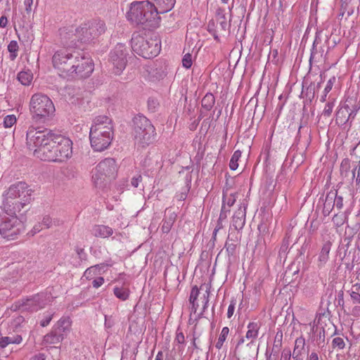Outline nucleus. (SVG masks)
I'll list each match as a JSON object with an SVG mask.
<instances>
[{
  "mask_svg": "<svg viewBox=\"0 0 360 360\" xmlns=\"http://www.w3.org/2000/svg\"><path fill=\"white\" fill-rule=\"evenodd\" d=\"M26 141L28 148L34 150V155L43 161L63 162L72 155L71 140L47 129L30 127Z\"/></svg>",
  "mask_w": 360,
  "mask_h": 360,
  "instance_id": "nucleus-1",
  "label": "nucleus"
},
{
  "mask_svg": "<svg viewBox=\"0 0 360 360\" xmlns=\"http://www.w3.org/2000/svg\"><path fill=\"white\" fill-rule=\"evenodd\" d=\"M53 68L63 78H86L94 70V64L82 50L76 48H61L52 56Z\"/></svg>",
  "mask_w": 360,
  "mask_h": 360,
  "instance_id": "nucleus-2",
  "label": "nucleus"
},
{
  "mask_svg": "<svg viewBox=\"0 0 360 360\" xmlns=\"http://www.w3.org/2000/svg\"><path fill=\"white\" fill-rule=\"evenodd\" d=\"M34 190L25 181L11 184L3 194L1 210L6 214H17L29 210Z\"/></svg>",
  "mask_w": 360,
  "mask_h": 360,
  "instance_id": "nucleus-3",
  "label": "nucleus"
},
{
  "mask_svg": "<svg viewBox=\"0 0 360 360\" xmlns=\"http://www.w3.org/2000/svg\"><path fill=\"white\" fill-rule=\"evenodd\" d=\"M127 18L133 24L142 25L144 30H149L157 28L160 22L155 4L148 1L132 2Z\"/></svg>",
  "mask_w": 360,
  "mask_h": 360,
  "instance_id": "nucleus-4",
  "label": "nucleus"
},
{
  "mask_svg": "<svg viewBox=\"0 0 360 360\" xmlns=\"http://www.w3.org/2000/svg\"><path fill=\"white\" fill-rule=\"evenodd\" d=\"M131 46L134 53L144 58L150 59L160 53L161 41L158 35L147 38L135 32L131 39Z\"/></svg>",
  "mask_w": 360,
  "mask_h": 360,
  "instance_id": "nucleus-5",
  "label": "nucleus"
},
{
  "mask_svg": "<svg viewBox=\"0 0 360 360\" xmlns=\"http://www.w3.org/2000/svg\"><path fill=\"white\" fill-rule=\"evenodd\" d=\"M155 129L145 116L138 115L133 119V136L135 141L142 147L151 143L155 136Z\"/></svg>",
  "mask_w": 360,
  "mask_h": 360,
  "instance_id": "nucleus-6",
  "label": "nucleus"
},
{
  "mask_svg": "<svg viewBox=\"0 0 360 360\" xmlns=\"http://www.w3.org/2000/svg\"><path fill=\"white\" fill-rule=\"evenodd\" d=\"M117 165L115 159L105 158L101 161L96 167L92 176L96 188L104 190L117 176Z\"/></svg>",
  "mask_w": 360,
  "mask_h": 360,
  "instance_id": "nucleus-7",
  "label": "nucleus"
},
{
  "mask_svg": "<svg viewBox=\"0 0 360 360\" xmlns=\"http://www.w3.org/2000/svg\"><path fill=\"white\" fill-rule=\"evenodd\" d=\"M25 231L23 223L17 214H0V234L8 240H14Z\"/></svg>",
  "mask_w": 360,
  "mask_h": 360,
  "instance_id": "nucleus-8",
  "label": "nucleus"
},
{
  "mask_svg": "<svg viewBox=\"0 0 360 360\" xmlns=\"http://www.w3.org/2000/svg\"><path fill=\"white\" fill-rule=\"evenodd\" d=\"M30 111L34 118L40 120L52 115L55 112V107L46 95L35 94L31 98Z\"/></svg>",
  "mask_w": 360,
  "mask_h": 360,
  "instance_id": "nucleus-9",
  "label": "nucleus"
},
{
  "mask_svg": "<svg viewBox=\"0 0 360 360\" xmlns=\"http://www.w3.org/2000/svg\"><path fill=\"white\" fill-rule=\"evenodd\" d=\"M128 50L125 44L118 43L109 54V62L113 65L115 75H120L127 63Z\"/></svg>",
  "mask_w": 360,
  "mask_h": 360,
  "instance_id": "nucleus-10",
  "label": "nucleus"
},
{
  "mask_svg": "<svg viewBox=\"0 0 360 360\" xmlns=\"http://www.w3.org/2000/svg\"><path fill=\"white\" fill-rule=\"evenodd\" d=\"M90 132L96 133L97 136L101 134H108V136L113 137V127L112 120L107 116H98L95 118Z\"/></svg>",
  "mask_w": 360,
  "mask_h": 360,
  "instance_id": "nucleus-11",
  "label": "nucleus"
},
{
  "mask_svg": "<svg viewBox=\"0 0 360 360\" xmlns=\"http://www.w3.org/2000/svg\"><path fill=\"white\" fill-rule=\"evenodd\" d=\"M59 35L60 42L65 48H75L78 46L77 27L72 26L60 29Z\"/></svg>",
  "mask_w": 360,
  "mask_h": 360,
  "instance_id": "nucleus-12",
  "label": "nucleus"
},
{
  "mask_svg": "<svg viewBox=\"0 0 360 360\" xmlns=\"http://www.w3.org/2000/svg\"><path fill=\"white\" fill-rule=\"evenodd\" d=\"M97 136L96 133L89 132V139L91 146L96 151H103L108 148L113 139L112 136H108V134H101Z\"/></svg>",
  "mask_w": 360,
  "mask_h": 360,
  "instance_id": "nucleus-13",
  "label": "nucleus"
},
{
  "mask_svg": "<svg viewBox=\"0 0 360 360\" xmlns=\"http://www.w3.org/2000/svg\"><path fill=\"white\" fill-rule=\"evenodd\" d=\"M46 304V295L44 293H38L27 298L22 304L23 309L37 311L44 307Z\"/></svg>",
  "mask_w": 360,
  "mask_h": 360,
  "instance_id": "nucleus-14",
  "label": "nucleus"
},
{
  "mask_svg": "<svg viewBox=\"0 0 360 360\" xmlns=\"http://www.w3.org/2000/svg\"><path fill=\"white\" fill-rule=\"evenodd\" d=\"M353 237V229L349 226H347L345 229V236L343 240H342V246L347 247V249L345 250L344 258H345L346 262H345V268L347 271L351 272L354 268V265L350 262L349 255L352 253V250L348 251V248L351 241L352 238Z\"/></svg>",
  "mask_w": 360,
  "mask_h": 360,
  "instance_id": "nucleus-15",
  "label": "nucleus"
},
{
  "mask_svg": "<svg viewBox=\"0 0 360 360\" xmlns=\"http://www.w3.org/2000/svg\"><path fill=\"white\" fill-rule=\"evenodd\" d=\"M91 38H98L106 31L105 23L101 20H93L85 23Z\"/></svg>",
  "mask_w": 360,
  "mask_h": 360,
  "instance_id": "nucleus-16",
  "label": "nucleus"
},
{
  "mask_svg": "<svg viewBox=\"0 0 360 360\" xmlns=\"http://www.w3.org/2000/svg\"><path fill=\"white\" fill-rule=\"evenodd\" d=\"M176 214L171 208L166 209L165 212L164 219L161 226V230L164 233H167L170 231L174 221L176 219Z\"/></svg>",
  "mask_w": 360,
  "mask_h": 360,
  "instance_id": "nucleus-17",
  "label": "nucleus"
},
{
  "mask_svg": "<svg viewBox=\"0 0 360 360\" xmlns=\"http://www.w3.org/2000/svg\"><path fill=\"white\" fill-rule=\"evenodd\" d=\"M261 324L258 322H250L248 325V331L246 333L245 338L247 339H256L258 336L259 330L260 328ZM248 347H255V342L253 340H251L248 345Z\"/></svg>",
  "mask_w": 360,
  "mask_h": 360,
  "instance_id": "nucleus-18",
  "label": "nucleus"
},
{
  "mask_svg": "<svg viewBox=\"0 0 360 360\" xmlns=\"http://www.w3.org/2000/svg\"><path fill=\"white\" fill-rule=\"evenodd\" d=\"M245 222V207H240L234 213L232 219V226L236 230H241Z\"/></svg>",
  "mask_w": 360,
  "mask_h": 360,
  "instance_id": "nucleus-19",
  "label": "nucleus"
},
{
  "mask_svg": "<svg viewBox=\"0 0 360 360\" xmlns=\"http://www.w3.org/2000/svg\"><path fill=\"white\" fill-rule=\"evenodd\" d=\"M323 81V74H320L317 79L314 82H311L306 89L305 96L309 100L311 101L316 95V91L321 87V84Z\"/></svg>",
  "mask_w": 360,
  "mask_h": 360,
  "instance_id": "nucleus-20",
  "label": "nucleus"
},
{
  "mask_svg": "<svg viewBox=\"0 0 360 360\" xmlns=\"http://www.w3.org/2000/svg\"><path fill=\"white\" fill-rule=\"evenodd\" d=\"M155 12L157 14L165 13L172 10L176 0H154Z\"/></svg>",
  "mask_w": 360,
  "mask_h": 360,
  "instance_id": "nucleus-21",
  "label": "nucleus"
},
{
  "mask_svg": "<svg viewBox=\"0 0 360 360\" xmlns=\"http://www.w3.org/2000/svg\"><path fill=\"white\" fill-rule=\"evenodd\" d=\"M305 347V340L303 337L297 338L295 342V347L292 354V360H303L302 356Z\"/></svg>",
  "mask_w": 360,
  "mask_h": 360,
  "instance_id": "nucleus-22",
  "label": "nucleus"
},
{
  "mask_svg": "<svg viewBox=\"0 0 360 360\" xmlns=\"http://www.w3.org/2000/svg\"><path fill=\"white\" fill-rule=\"evenodd\" d=\"M71 321L69 317L61 318L53 326V329L58 333H62L63 338L70 330Z\"/></svg>",
  "mask_w": 360,
  "mask_h": 360,
  "instance_id": "nucleus-23",
  "label": "nucleus"
},
{
  "mask_svg": "<svg viewBox=\"0 0 360 360\" xmlns=\"http://www.w3.org/2000/svg\"><path fill=\"white\" fill-rule=\"evenodd\" d=\"M335 193L331 191L327 193L323 203V214L324 216H328L335 207Z\"/></svg>",
  "mask_w": 360,
  "mask_h": 360,
  "instance_id": "nucleus-24",
  "label": "nucleus"
},
{
  "mask_svg": "<svg viewBox=\"0 0 360 360\" xmlns=\"http://www.w3.org/2000/svg\"><path fill=\"white\" fill-rule=\"evenodd\" d=\"M332 243L329 240L326 241L322 246L321 250L319 255V267H322L329 259V253L331 249Z\"/></svg>",
  "mask_w": 360,
  "mask_h": 360,
  "instance_id": "nucleus-25",
  "label": "nucleus"
},
{
  "mask_svg": "<svg viewBox=\"0 0 360 360\" xmlns=\"http://www.w3.org/2000/svg\"><path fill=\"white\" fill-rule=\"evenodd\" d=\"M64 340L63 334L58 333L53 328L44 337V342L49 345H55L61 342Z\"/></svg>",
  "mask_w": 360,
  "mask_h": 360,
  "instance_id": "nucleus-26",
  "label": "nucleus"
},
{
  "mask_svg": "<svg viewBox=\"0 0 360 360\" xmlns=\"http://www.w3.org/2000/svg\"><path fill=\"white\" fill-rule=\"evenodd\" d=\"M93 235L96 237L108 238L112 235V228L104 225H95L92 230Z\"/></svg>",
  "mask_w": 360,
  "mask_h": 360,
  "instance_id": "nucleus-27",
  "label": "nucleus"
},
{
  "mask_svg": "<svg viewBox=\"0 0 360 360\" xmlns=\"http://www.w3.org/2000/svg\"><path fill=\"white\" fill-rule=\"evenodd\" d=\"M77 31L79 43H89L93 41L91 35L89 34L85 23L77 27Z\"/></svg>",
  "mask_w": 360,
  "mask_h": 360,
  "instance_id": "nucleus-28",
  "label": "nucleus"
},
{
  "mask_svg": "<svg viewBox=\"0 0 360 360\" xmlns=\"http://www.w3.org/2000/svg\"><path fill=\"white\" fill-rule=\"evenodd\" d=\"M350 108L348 105L340 108L336 113V122L338 124L345 125L349 122L347 119V114Z\"/></svg>",
  "mask_w": 360,
  "mask_h": 360,
  "instance_id": "nucleus-29",
  "label": "nucleus"
},
{
  "mask_svg": "<svg viewBox=\"0 0 360 360\" xmlns=\"http://www.w3.org/2000/svg\"><path fill=\"white\" fill-rule=\"evenodd\" d=\"M22 340L20 335L1 337L0 338V348L4 349L9 344H20Z\"/></svg>",
  "mask_w": 360,
  "mask_h": 360,
  "instance_id": "nucleus-30",
  "label": "nucleus"
},
{
  "mask_svg": "<svg viewBox=\"0 0 360 360\" xmlns=\"http://www.w3.org/2000/svg\"><path fill=\"white\" fill-rule=\"evenodd\" d=\"M348 292L352 303L354 304H360V283H356L352 285Z\"/></svg>",
  "mask_w": 360,
  "mask_h": 360,
  "instance_id": "nucleus-31",
  "label": "nucleus"
},
{
  "mask_svg": "<svg viewBox=\"0 0 360 360\" xmlns=\"http://www.w3.org/2000/svg\"><path fill=\"white\" fill-rule=\"evenodd\" d=\"M215 103V97L212 93H207L201 101L202 107L207 111L210 110Z\"/></svg>",
  "mask_w": 360,
  "mask_h": 360,
  "instance_id": "nucleus-32",
  "label": "nucleus"
},
{
  "mask_svg": "<svg viewBox=\"0 0 360 360\" xmlns=\"http://www.w3.org/2000/svg\"><path fill=\"white\" fill-rule=\"evenodd\" d=\"M320 43H321V39L319 36V32H316L315 39L313 43L311 51V56H310V59H309L310 62L311 61L312 59L316 58V55H318L319 53H321L320 54L321 56H323V53L324 51L322 47H321L319 51L317 50V45L319 44Z\"/></svg>",
  "mask_w": 360,
  "mask_h": 360,
  "instance_id": "nucleus-33",
  "label": "nucleus"
},
{
  "mask_svg": "<svg viewBox=\"0 0 360 360\" xmlns=\"http://www.w3.org/2000/svg\"><path fill=\"white\" fill-rule=\"evenodd\" d=\"M217 21L219 22V27H217V30L220 31V34H224L226 33L229 25L226 22V18L224 14L218 13L217 15Z\"/></svg>",
  "mask_w": 360,
  "mask_h": 360,
  "instance_id": "nucleus-34",
  "label": "nucleus"
},
{
  "mask_svg": "<svg viewBox=\"0 0 360 360\" xmlns=\"http://www.w3.org/2000/svg\"><path fill=\"white\" fill-rule=\"evenodd\" d=\"M115 295L120 300H127L129 296V290L124 287H115L113 290Z\"/></svg>",
  "mask_w": 360,
  "mask_h": 360,
  "instance_id": "nucleus-35",
  "label": "nucleus"
},
{
  "mask_svg": "<svg viewBox=\"0 0 360 360\" xmlns=\"http://www.w3.org/2000/svg\"><path fill=\"white\" fill-rule=\"evenodd\" d=\"M236 240L230 238V235L228 236L227 240L226 241L224 248L226 249V252L227 255L231 257L233 256L237 245L235 243Z\"/></svg>",
  "mask_w": 360,
  "mask_h": 360,
  "instance_id": "nucleus-36",
  "label": "nucleus"
},
{
  "mask_svg": "<svg viewBox=\"0 0 360 360\" xmlns=\"http://www.w3.org/2000/svg\"><path fill=\"white\" fill-rule=\"evenodd\" d=\"M103 266V264H101L87 268L83 274V277H85L87 280H91L94 276L97 274V270H99Z\"/></svg>",
  "mask_w": 360,
  "mask_h": 360,
  "instance_id": "nucleus-37",
  "label": "nucleus"
},
{
  "mask_svg": "<svg viewBox=\"0 0 360 360\" xmlns=\"http://www.w3.org/2000/svg\"><path fill=\"white\" fill-rule=\"evenodd\" d=\"M19 49L18 44L16 41L12 40L8 45V51L10 53V59L14 60L17 56Z\"/></svg>",
  "mask_w": 360,
  "mask_h": 360,
  "instance_id": "nucleus-38",
  "label": "nucleus"
},
{
  "mask_svg": "<svg viewBox=\"0 0 360 360\" xmlns=\"http://www.w3.org/2000/svg\"><path fill=\"white\" fill-rule=\"evenodd\" d=\"M236 193H230L229 196L226 195V193H223V198H222V205H224L225 207H228V208H230L236 202Z\"/></svg>",
  "mask_w": 360,
  "mask_h": 360,
  "instance_id": "nucleus-39",
  "label": "nucleus"
},
{
  "mask_svg": "<svg viewBox=\"0 0 360 360\" xmlns=\"http://www.w3.org/2000/svg\"><path fill=\"white\" fill-rule=\"evenodd\" d=\"M229 333V328L228 327H224L222 328L221 333L219 335V337L217 340V342H216V345H215V347L218 349H220L222 347L223 344L225 342Z\"/></svg>",
  "mask_w": 360,
  "mask_h": 360,
  "instance_id": "nucleus-40",
  "label": "nucleus"
},
{
  "mask_svg": "<svg viewBox=\"0 0 360 360\" xmlns=\"http://www.w3.org/2000/svg\"><path fill=\"white\" fill-rule=\"evenodd\" d=\"M18 79L23 85H29L32 79V76L27 72H20L18 75Z\"/></svg>",
  "mask_w": 360,
  "mask_h": 360,
  "instance_id": "nucleus-41",
  "label": "nucleus"
},
{
  "mask_svg": "<svg viewBox=\"0 0 360 360\" xmlns=\"http://www.w3.org/2000/svg\"><path fill=\"white\" fill-rule=\"evenodd\" d=\"M240 157H241L240 150H237L233 153V154L231 158L230 162H229V167L231 170H236L238 168V161Z\"/></svg>",
  "mask_w": 360,
  "mask_h": 360,
  "instance_id": "nucleus-42",
  "label": "nucleus"
},
{
  "mask_svg": "<svg viewBox=\"0 0 360 360\" xmlns=\"http://www.w3.org/2000/svg\"><path fill=\"white\" fill-rule=\"evenodd\" d=\"M319 330V328L317 327L316 329V332ZM316 344L319 347H323L325 344V330L322 327L319 328V333L318 337L316 340Z\"/></svg>",
  "mask_w": 360,
  "mask_h": 360,
  "instance_id": "nucleus-43",
  "label": "nucleus"
},
{
  "mask_svg": "<svg viewBox=\"0 0 360 360\" xmlns=\"http://www.w3.org/2000/svg\"><path fill=\"white\" fill-rule=\"evenodd\" d=\"M350 169V160L348 158H345L342 160L340 165V172L342 175L347 176V172Z\"/></svg>",
  "mask_w": 360,
  "mask_h": 360,
  "instance_id": "nucleus-44",
  "label": "nucleus"
},
{
  "mask_svg": "<svg viewBox=\"0 0 360 360\" xmlns=\"http://www.w3.org/2000/svg\"><path fill=\"white\" fill-rule=\"evenodd\" d=\"M281 346H282V333L281 334L280 336H278V333H277L275 337V339H274V345L272 347V352H275V353L278 352Z\"/></svg>",
  "mask_w": 360,
  "mask_h": 360,
  "instance_id": "nucleus-45",
  "label": "nucleus"
},
{
  "mask_svg": "<svg viewBox=\"0 0 360 360\" xmlns=\"http://www.w3.org/2000/svg\"><path fill=\"white\" fill-rule=\"evenodd\" d=\"M16 122V117L14 115H6L4 119V126L6 128L11 127Z\"/></svg>",
  "mask_w": 360,
  "mask_h": 360,
  "instance_id": "nucleus-46",
  "label": "nucleus"
},
{
  "mask_svg": "<svg viewBox=\"0 0 360 360\" xmlns=\"http://www.w3.org/2000/svg\"><path fill=\"white\" fill-rule=\"evenodd\" d=\"M350 262L354 265L360 264V250L357 248L353 249L352 257Z\"/></svg>",
  "mask_w": 360,
  "mask_h": 360,
  "instance_id": "nucleus-47",
  "label": "nucleus"
},
{
  "mask_svg": "<svg viewBox=\"0 0 360 360\" xmlns=\"http://www.w3.org/2000/svg\"><path fill=\"white\" fill-rule=\"evenodd\" d=\"M345 341L342 338H335L332 341V346L334 349L338 348L339 349H341L345 347Z\"/></svg>",
  "mask_w": 360,
  "mask_h": 360,
  "instance_id": "nucleus-48",
  "label": "nucleus"
},
{
  "mask_svg": "<svg viewBox=\"0 0 360 360\" xmlns=\"http://www.w3.org/2000/svg\"><path fill=\"white\" fill-rule=\"evenodd\" d=\"M159 106V103L156 98H149L148 100V108L151 112H155Z\"/></svg>",
  "mask_w": 360,
  "mask_h": 360,
  "instance_id": "nucleus-49",
  "label": "nucleus"
},
{
  "mask_svg": "<svg viewBox=\"0 0 360 360\" xmlns=\"http://www.w3.org/2000/svg\"><path fill=\"white\" fill-rule=\"evenodd\" d=\"M199 295V290L196 285L193 286L191 289L190 297H189V302L191 304H194V302H196L198 296Z\"/></svg>",
  "mask_w": 360,
  "mask_h": 360,
  "instance_id": "nucleus-50",
  "label": "nucleus"
},
{
  "mask_svg": "<svg viewBox=\"0 0 360 360\" xmlns=\"http://www.w3.org/2000/svg\"><path fill=\"white\" fill-rule=\"evenodd\" d=\"M182 65L184 68L188 69L192 65V56L190 53H186L182 59Z\"/></svg>",
  "mask_w": 360,
  "mask_h": 360,
  "instance_id": "nucleus-51",
  "label": "nucleus"
},
{
  "mask_svg": "<svg viewBox=\"0 0 360 360\" xmlns=\"http://www.w3.org/2000/svg\"><path fill=\"white\" fill-rule=\"evenodd\" d=\"M75 251L81 262H86L87 260V255L84 248L77 247Z\"/></svg>",
  "mask_w": 360,
  "mask_h": 360,
  "instance_id": "nucleus-52",
  "label": "nucleus"
},
{
  "mask_svg": "<svg viewBox=\"0 0 360 360\" xmlns=\"http://www.w3.org/2000/svg\"><path fill=\"white\" fill-rule=\"evenodd\" d=\"M54 313L48 311L47 314L44 316V318L41 321L40 325L42 327H45L49 324L51 322Z\"/></svg>",
  "mask_w": 360,
  "mask_h": 360,
  "instance_id": "nucleus-53",
  "label": "nucleus"
},
{
  "mask_svg": "<svg viewBox=\"0 0 360 360\" xmlns=\"http://www.w3.org/2000/svg\"><path fill=\"white\" fill-rule=\"evenodd\" d=\"M333 106H334L333 103L328 102V103H326V106L324 108V110L323 111V115L324 116L329 117L333 112Z\"/></svg>",
  "mask_w": 360,
  "mask_h": 360,
  "instance_id": "nucleus-54",
  "label": "nucleus"
},
{
  "mask_svg": "<svg viewBox=\"0 0 360 360\" xmlns=\"http://www.w3.org/2000/svg\"><path fill=\"white\" fill-rule=\"evenodd\" d=\"M334 193H335V206L338 210H341L343 207V198L342 196L338 195L337 191H334Z\"/></svg>",
  "mask_w": 360,
  "mask_h": 360,
  "instance_id": "nucleus-55",
  "label": "nucleus"
},
{
  "mask_svg": "<svg viewBox=\"0 0 360 360\" xmlns=\"http://www.w3.org/2000/svg\"><path fill=\"white\" fill-rule=\"evenodd\" d=\"M336 78L335 76L332 77L327 82V84L324 89V93L328 94L330 91L333 88V84L335 82Z\"/></svg>",
  "mask_w": 360,
  "mask_h": 360,
  "instance_id": "nucleus-56",
  "label": "nucleus"
},
{
  "mask_svg": "<svg viewBox=\"0 0 360 360\" xmlns=\"http://www.w3.org/2000/svg\"><path fill=\"white\" fill-rule=\"evenodd\" d=\"M292 354L290 349H284L281 353V360H291Z\"/></svg>",
  "mask_w": 360,
  "mask_h": 360,
  "instance_id": "nucleus-57",
  "label": "nucleus"
},
{
  "mask_svg": "<svg viewBox=\"0 0 360 360\" xmlns=\"http://www.w3.org/2000/svg\"><path fill=\"white\" fill-rule=\"evenodd\" d=\"M229 212H230L229 208H226V207H225L224 205H222L219 219L220 220L226 219L227 218V214Z\"/></svg>",
  "mask_w": 360,
  "mask_h": 360,
  "instance_id": "nucleus-58",
  "label": "nucleus"
},
{
  "mask_svg": "<svg viewBox=\"0 0 360 360\" xmlns=\"http://www.w3.org/2000/svg\"><path fill=\"white\" fill-rule=\"evenodd\" d=\"M104 283L103 277L99 276L95 278L92 282V285L95 288L101 287Z\"/></svg>",
  "mask_w": 360,
  "mask_h": 360,
  "instance_id": "nucleus-59",
  "label": "nucleus"
},
{
  "mask_svg": "<svg viewBox=\"0 0 360 360\" xmlns=\"http://www.w3.org/2000/svg\"><path fill=\"white\" fill-rule=\"evenodd\" d=\"M52 220L49 216H45L42 221L41 223V226H44L46 229H49L51 226Z\"/></svg>",
  "mask_w": 360,
  "mask_h": 360,
  "instance_id": "nucleus-60",
  "label": "nucleus"
},
{
  "mask_svg": "<svg viewBox=\"0 0 360 360\" xmlns=\"http://www.w3.org/2000/svg\"><path fill=\"white\" fill-rule=\"evenodd\" d=\"M141 180H142L141 175V174H137L136 176H134L131 179V185L134 187L137 188L138 186H139V182H141Z\"/></svg>",
  "mask_w": 360,
  "mask_h": 360,
  "instance_id": "nucleus-61",
  "label": "nucleus"
},
{
  "mask_svg": "<svg viewBox=\"0 0 360 360\" xmlns=\"http://www.w3.org/2000/svg\"><path fill=\"white\" fill-rule=\"evenodd\" d=\"M24 321V318L21 316L15 318L11 323V326L13 328H17L21 323Z\"/></svg>",
  "mask_w": 360,
  "mask_h": 360,
  "instance_id": "nucleus-62",
  "label": "nucleus"
},
{
  "mask_svg": "<svg viewBox=\"0 0 360 360\" xmlns=\"http://www.w3.org/2000/svg\"><path fill=\"white\" fill-rule=\"evenodd\" d=\"M307 360H323L321 356H319L317 352H312L308 354Z\"/></svg>",
  "mask_w": 360,
  "mask_h": 360,
  "instance_id": "nucleus-63",
  "label": "nucleus"
},
{
  "mask_svg": "<svg viewBox=\"0 0 360 360\" xmlns=\"http://www.w3.org/2000/svg\"><path fill=\"white\" fill-rule=\"evenodd\" d=\"M207 31L211 34L217 31V27L215 25V22L214 20L209 21L207 24Z\"/></svg>",
  "mask_w": 360,
  "mask_h": 360,
  "instance_id": "nucleus-64",
  "label": "nucleus"
}]
</instances>
